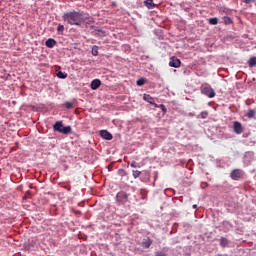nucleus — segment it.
I'll return each instance as SVG.
<instances>
[{"label": "nucleus", "mask_w": 256, "mask_h": 256, "mask_svg": "<svg viewBox=\"0 0 256 256\" xmlns=\"http://www.w3.org/2000/svg\"><path fill=\"white\" fill-rule=\"evenodd\" d=\"M62 19L68 25H76L77 27H81V25H83V12H66L63 14Z\"/></svg>", "instance_id": "1"}, {"label": "nucleus", "mask_w": 256, "mask_h": 256, "mask_svg": "<svg viewBox=\"0 0 256 256\" xmlns=\"http://www.w3.org/2000/svg\"><path fill=\"white\" fill-rule=\"evenodd\" d=\"M200 93L202 95H205L209 99H213V97H215V90L208 83L201 84V86H200Z\"/></svg>", "instance_id": "2"}, {"label": "nucleus", "mask_w": 256, "mask_h": 256, "mask_svg": "<svg viewBox=\"0 0 256 256\" xmlns=\"http://www.w3.org/2000/svg\"><path fill=\"white\" fill-rule=\"evenodd\" d=\"M54 131L62 133L63 135H69L71 133V126H63V121H57L53 125Z\"/></svg>", "instance_id": "3"}, {"label": "nucleus", "mask_w": 256, "mask_h": 256, "mask_svg": "<svg viewBox=\"0 0 256 256\" xmlns=\"http://www.w3.org/2000/svg\"><path fill=\"white\" fill-rule=\"evenodd\" d=\"M116 201L121 203V205H125L129 201V194L125 191H120L116 194Z\"/></svg>", "instance_id": "4"}, {"label": "nucleus", "mask_w": 256, "mask_h": 256, "mask_svg": "<svg viewBox=\"0 0 256 256\" xmlns=\"http://www.w3.org/2000/svg\"><path fill=\"white\" fill-rule=\"evenodd\" d=\"M90 29L93 30V35L95 37H107V32L97 26H90Z\"/></svg>", "instance_id": "5"}, {"label": "nucleus", "mask_w": 256, "mask_h": 256, "mask_svg": "<svg viewBox=\"0 0 256 256\" xmlns=\"http://www.w3.org/2000/svg\"><path fill=\"white\" fill-rule=\"evenodd\" d=\"M231 179L234 181H239L241 177H243V170L241 169H234L230 174Z\"/></svg>", "instance_id": "6"}, {"label": "nucleus", "mask_w": 256, "mask_h": 256, "mask_svg": "<svg viewBox=\"0 0 256 256\" xmlns=\"http://www.w3.org/2000/svg\"><path fill=\"white\" fill-rule=\"evenodd\" d=\"M169 67L179 69V67H181V60L175 56H172L169 61Z\"/></svg>", "instance_id": "7"}, {"label": "nucleus", "mask_w": 256, "mask_h": 256, "mask_svg": "<svg viewBox=\"0 0 256 256\" xmlns=\"http://www.w3.org/2000/svg\"><path fill=\"white\" fill-rule=\"evenodd\" d=\"M233 131L236 135H241L243 133V125L238 121L233 122Z\"/></svg>", "instance_id": "8"}, {"label": "nucleus", "mask_w": 256, "mask_h": 256, "mask_svg": "<svg viewBox=\"0 0 256 256\" xmlns=\"http://www.w3.org/2000/svg\"><path fill=\"white\" fill-rule=\"evenodd\" d=\"M100 137H102V139H104L105 141H111V139H113V134H111V132L107 131V130H100Z\"/></svg>", "instance_id": "9"}, {"label": "nucleus", "mask_w": 256, "mask_h": 256, "mask_svg": "<svg viewBox=\"0 0 256 256\" xmlns=\"http://www.w3.org/2000/svg\"><path fill=\"white\" fill-rule=\"evenodd\" d=\"M94 22L95 20L93 19V17L82 12V23H84L85 25H91V23H94Z\"/></svg>", "instance_id": "10"}, {"label": "nucleus", "mask_w": 256, "mask_h": 256, "mask_svg": "<svg viewBox=\"0 0 256 256\" xmlns=\"http://www.w3.org/2000/svg\"><path fill=\"white\" fill-rule=\"evenodd\" d=\"M90 87L92 91H97L101 87V81L99 79L92 80Z\"/></svg>", "instance_id": "11"}, {"label": "nucleus", "mask_w": 256, "mask_h": 256, "mask_svg": "<svg viewBox=\"0 0 256 256\" xmlns=\"http://www.w3.org/2000/svg\"><path fill=\"white\" fill-rule=\"evenodd\" d=\"M45 45L48 47V49H53L57 45V41L53 38H48Z\"/></svg>", "instance_id": "12"}, {"label": "nucleus", "mask_w": 256, "mask_h": 256, "mask_svg": "<svg viewBox=\"0 0 256 256\" xmlns=\"http://www.w3.org/2000/svg\"><path fill=\"white\" fill-rule=\"evenodd\" d=\"M151 245H153V240H151V238L147 237L142 240V247H144V249H149Z\"/></svg>", "instance_id": "13"}, {"label": "nucleus", "mask_w": 256, "mask_h": 256, "mask_svg": "<svg viewBox=\"0 0 256 256\" xmlns=\"http://www.w3.org/2000/svg\"><path fill=\"white\" fill-rule=\"evenodd\" d=\"M143 99L144 101H146L147 103H149L150 105H155V99L149 95V94H144L143 95Z\"/></svg>", "instance_id": "14"}, {"label": "nucleus", "mask_w": 256, "mask_h": 256, "mask_svg": "<svg viewBox=\"0 0 256 256\" xmlns=\"http://www.w3.org/2000/svg\"><path fill=\"white\" fill-rule=\"evenodd\" d=\"M144 5L147 9H155V3H153V0H145Z\"/></svg>", "instance_id": "15"}, {"label": "nucleus", "mask_w": 256, "mask_h": 256, "mask_svg": "<svg viewBox=\"0 0 256 256\" xmlns=\"http://www.w3.org/2000/svg\"><path fill=\"white\" fill-rule=\"evenodd\" d=\"M150 175L149 172H144L141 174V181H143L144 183H147V181H149L150 179Z\"/></svg>", "instance_id": "16"}, {"label": "nucleus", "mask_w": 256, "mask_h": 256, "mask_svg": "<svg viewBox=\"0 0 256 256\" xmlns=\"http://www.w3.org/2000/svg\"><path fill=\"white\" fill-rule=\"evenodd\" d=\"M255 115H256V110L250 109L248 110L246 117H248V119H254Z\"/></svg>", "instance_id": "17"}, {"label": "nucleus", "mask_w": 256, "mask_h": 256, "mask_svg": "<svg viewBox=\"0 0 256 256\" xmlns=\"http://www.w3.org/2000/svg\"><path fill=\"white\" fill-rule=\"evenodd\" d=\"M145 83H147V79H145L144 77H142L136 81V85L138 87H143V85H145Z\"/></svg>", "instance_id": "18"}, {"label": "nucleus", "mask_w": 256, "mask_h": 256, "mask_svg": "<svg viewBox=\"0 0 256 256\" xmlns=\"http://www.w3.org/2000/svg\"><path fill=\"white\" fill-rule=\"evenodd\" d=\"M91 53H92L93 57H97V55H99V46L94 45V46L92 47Z\"/></svg>", "instance_id": "19"}, {"label": "nucleus", "mask_w": 256, "mask_h": 256, "mask_svg": "<svg viewBox=\"0 0 256 256\" xmlns=\"http://www.w3.org/2000/svg\"><path fill=\"white\" fill-rule=\"evenodd\" d=\"M56 77H58V79H67V73H66V72H63V71H59V72L56 74Z\"/></svg>", "instance_id": "20"}, {"label": "nucleus", "mask_w": 256, "mask_h": 256, "mask_svg": "<svg viewBox=\"0 0 256 256\" xmlns=\"http://www.w3.org/2000/svg\"><path fill=\"white\" fill-rule=\"evenodd\" d=\"M248 65H249V67H255V65H256V57L255 56H253L249 59Z\"/></svg>", "instance_id": "21"}, {"label": "nucleus", "mask_w": 256, "mask_h": 256, "mask_svg": "<svg viewBox=\"0 0 256 256\" xmlns=\"http://www.w3.org/2000/svg\"><path fill=\"white\" fill-rule=\"evenodd\" d=\"M63 31H65V26L63 24H58L57 32L59 35H63Z\"/></svg>", "instance_id": "22"}, {"label": "nucleus", "mask_w": 256, "mask_h": 256, "mask_svg": "<svg viewBox=\"0 0 256 256\" xmlns=\"http://www.w3.org/2000/svg\"><path fill=\"white\" fill-rule=\"evenodd\" d=\"M208 21L210 25H217V23H219V18L217 17L210 18Z\"/></svg>", "instance_id": "23"}, {"label": "nucleus", "mask_w": 256, "mask_h": 256, "mask_svg": "<svg viewBox=\"0 0 256 256\" xmlns=\"http://www.w3.org/2000/svg\"><path fill=\"white\" fill-rule=\"evenodd\" d=\"M132 175H133L134 179H137V178H139L142 174H141V171H139V170H133V171H132Z\"/></svg>", "instance_id": "24"}, {"label": "nucleus", "mask_w": 256, "mask_h": 256, "mask_svg": "<svg viewBox=\"0 0 256 256\" xmlns=\"http://www.w3.org/2000/svg\"><path fill=\"white\" fill-rule=\"evenodd\" d=\"M200 117H201V119H207V117H209V112L208 111H202L200 113Z\"/></svg>", "instance_id": "25"}, {"label": "nucleus", "mask_w": 256, "mask_h": 256, "mask_svg": "<svg viewBox=\"0 0 256 256\" xmlns=\"http://www.w3.org/2000/svg\"><path fill=\"white\" fill-rule=\"evenodd\" d=\"M118 175L120 177H125V175H127V171H125V169L121 168L118 170Z\"/></svg>", "instance_id": "26"}, {"label": "nucleus", "mask_w": 256, "mask_h": 256, "mask_svg": "<svg viewBox=\"0 0 256 256\" xmlns=\"http://www.w3.org/2000/svg\"><path fill=\"white\" fill-rule=\"evenodd\" d=\"M64 107H66V109H73V102H65Z\"/></svg>", "instance_id": "27"}, {"label": "nucleus", "mask_w": 256, "mask_h": 256, "mask_svg": "<svg viewBox=\"0 0 256 256\" xmlns=\"http://www.w3.org/2000/svg\"><path fill=\"white\" fill-rule=\"evenodd\" d=\"M159 109H161V111L163 112L164 115H165V113H167V107L164 104H160Z\"/></svg>", "instance_id": "28"}, {"label": "nucleus", "mask_w": 256, "mask_h": 256, "mask_svg": "<svg viewBox=\"0 0 256 256\" xmlns=\"http://www.w3.org/2000/svg\"><path fill=\"white\" fill-rule=\"evenodd\" d=\"M130 167H132L133 169H137L139 167V164L135 161L131 162Z\"/></svg>", "instance_id": "29"}, {"label": "nucleus", "mask_w": 256, "mask_h": 256, "mask_svg": "<svg viewBox=\"0 0 256 256\" xmlns=\"http://www.w3.org/2000/svg\"><path fill=\"white\" fill-rule=\"evenodd\" d=\"M155 256H167V254L163 251H158L155 253Z\"/></svg>", "instance_id": "30"}, {"label": "nucleus", "mask_w": 256, "mask_h": 256, "mask_svg": "<svg viewBox=\"0 0 256 256\" xmlns=\"http://www.w3.org/2000/svg\"><path fill=\"white\" fill-rule=\"evenodd\" d=\"M220 245H221L222 247H225V237H222V238H221Z\"/></svg>", "instance_id": "31"}, {"label": "nucleus", "mask_w": 256, "mask_h": 256, "mask_svg": "<svg viewBox=\"0 0 256 256\" xmlns=\"http://www.w3.org/2000/svg\"><path fill=\"white\" fill-rule=\"evenodd\" d=\"M225 23H231V18L226 17V18H225Z\"/></svg>", "instance_id": "32"}, {"label": "nucleus", "mask_w": 256, "mask_h": 256, "mask_svg": "<svg viewBox=\"0 0 256 256\" xmlns=\"http://www.w3.org/2000/svg\"><path fill=\"white\" fill-rule=\"evenodd\" d=\"M255 0H244V3H253Z\"/></svg>", "instance_id": "33"}, {"label": "nucleus", "mask_w": 256, "mask_h": 256, "mask_svg": "<svg viewBox=\"0 0 256 256\" xmlns=\"http://www.w3.org/2000/svg\"><path fill=\"white\" fill-rule=\"evenodd\" d=\"M64 189H67V191H71V186H65Z\"/></svg>", "instance_id": "34"}, {"label": "nucleus", "mask_w": 256, "mask_h": 256, "mask_svg": "<svg viewBox=\"0 0 256 256\" xmlns=\"http://www.w3.org/2000/svg\"><path fill=\"white\" fill-rule=\"evenodd\" d=\"M154 107H156V108H159V104H157V103H155L154 102V104H152Z\"/></svg>", "instance_id": "35"}, {"label": "nucleus", "mask_w": 256, "mask_h": 256, "mask_svg": "<svg viewBox=\"0 0 256 256\" xmlns=\"http://www.w3.org/2000/svg\"><path fill=\"white\" fill-rule=\"evenodd\" d=\"M192 207H193L194 209H197V204H194Z\"/></svg>", "instance_id": "36"}, {"label": "nucleus", "mask_w": 256, "mask_h": 256, "mask_svg": "<svg viewBox=\"0 0 256 256\" xmlns=\"http://www.w3.org/2000/svg\"><path fill=\"white\" fill-rule=\"evenodd\" d=\"M27 193H28L29 195H31V191H27Z\"/></svg>", "instance_id": "37"}, {"label": "nucleus", "mask_w": 256, "mask_h": 256, "mask_svg": "<svg viewBox=\"0 0 256 256\" xmlns=\"http://www.w3.org/2000/svg\"><path fill=\"white\" fill-rule=\"evenodd\" d=\"M155 179H157V173L155 174Z\"/></svg>", "instance_id": "38"}]
</instances>
